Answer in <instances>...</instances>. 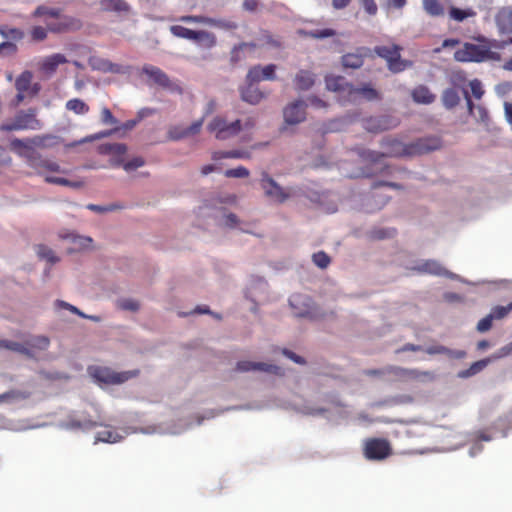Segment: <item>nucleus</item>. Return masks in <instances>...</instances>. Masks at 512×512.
<instances>
[{
  "mask_svg": "<svg viewBox=\"0 0 512 512\" xmlns=\"http://www.w3.org/2000/svg\"><path fill=\"white\" fill-rule=\"evenodd\" d=\"M30 393L21 390H9L5 393L0 394V404L2 403H13L20 400L29 398Z\"/></svg>",
  "mask_w": 512,
  "mask_h": 512,
  "instance_id": "35",
  "label": "nucleus"
},
{
  "mask_svg": "<svg viewBox=\"0 0 512 512\" xmlns=\"http://www.w3.org/2000/svg\"><path fill=\"white\" fill-rule=\"evenodd\" d=\"M492 321H493V318L492 316L489 314L487 316H485L484 318H482L478 324H477V330L481 333L483 332H486L488 330L491 329L492 327Z\"/></svg>",
  "mask_w": 512,
  "mask_h": 512,
  "instance_id": "59",
  "label": "nucleus"
},
{
  "mask_svg": "<svg viewBox=\"0 0 512 512\" xmlns=\"http://www.w3.org/2000/svg\"><path fill=\"white\" fill-rule=\"evenodd\" d=\"M284 120L289 125L303 122L306 118V103L303 100H296L288 104L283 111Z\"/></svg>",
  "mask_w": 512,
  "mask_h": 512,
  "instance_id": "15",
  "label": "nucleus"
},
{
  "mask_svg": "<svg viewBox=\"0 0 512 512\" xmlns=\"http://www.w3.org/2000/svg\"><path fill=\"white\" fill-rule=\"evenodd\" d=\"M144 164H145V162L142 157H135L127 162H124V159L120 158V159L114 160L112 162L113 167L122 166L124 168V170L127 172L136 170L137 168L142 167Z\"/></svg>",
  "mask_w": 512,
  "mask_h": 512,
  "instance_id": "37",
  "label": "nucleus"
},
{
  "mask_svg": "<svg viewBox=\"0 0 512 512\" xmlns=\"http://www.w3.org/2000/svg\"><path fill=\"white\" fill-rule=\"evenodd\" d=\"M369 49L359 48L355 53H347L342 56V65L345 68L357 69L363 65L364 57L367 55Z\"/></svg>",
  "mask_w": 512,
  "mask_h": 512,
  "instance_id": "27",
  "label": "nucleus"
},
{
  "mask_svg": "<svg viewBox=\"0 0 512 512\" xmlns=\"http://www.w3.org/2000/svg\"><path fill=\"white\" fill-rule=\"evenodd\" d=\"M101 425L102 421L100 417L93 420L84 414L79 417L70 416L65 424L68 429H92Z\"/></svg>",
  "mask_w": 512,
  "mask_h": 512,
  "instance_id": "22",
  "label": "nucleus"
},
{
  "mask_svg": "<svg viewBox=\"0 0 512 512\" xmlns=\"http://www.w3.org/2000/svg\"><path fill=\"white\" fill-rule=\"evenodd\" d=\"M100 119L104 125H116L118 120L114 117L109 108L103 107L100 112Z\"/></svg>",
  "mask_w": 512,
  "mask_h": 512,
  "instance_id": "56",
  "label": "nucleus"
},
{
  "mask_svg": "<svg viewBox=\"0 0 512 512\" xmlns=\"http://www.w3.org/2000/svg\"><path fill=\"white\" fill-rule=\"evenodd\" d=\"M293 315L298 318H312V300L303 294H293L289 299Z\"/></svg>",
  "mask_w": 512,
  "mask_h": 512,
  "instance_id": "13",
  "label": "nucleus"
},
{
  "mask_svg": "<svg viewBox=\"0 0 512 512\" xmlns=\"http://www.w3.org/2000/svg\"><path fill=\"white\" fill-rule=\"evenodd\" d=\"M114 132V130H106V131H100L98 133H95V134H92V135H88L78 141H74L72 143H69L67 144V147H76L77 145H80V144H84V143H87V142H93L95 140H99V139H102V138H105V137H109L112 135V133Z\"/></svg>",
  "mask_w": 512,
  "mask_h": 512,
  "instance_id": "43",
  "label": "nucleus"
},
{
  "mask_svg": "<svg viewBox=\"0 0 512 512\" xmlns=\"http://www.w3.org/2000/svg\"><path fill=\"white\" fill-rule=\"evenodd\" d=\"M32 18L42 19L45 27L51 33H68L78 31L82 22L78 18L61 13V9L39 5L31 14Z\"/></svg>",
  "mask_w": 512,
  "mask_h": 512,
  "instance_id": "2",
  "label": "nucleus"
},
{
  "mask_svg": "<svg viewBox=\"0 0 512 512\" xmlns=\"http://www.w3.org/2000/svg\"><path fill=\"white\" fill-rule=\"evenodd\" d=\"M422 4L425 12L432 17L444 14V7L439 0H423Z\"/></svg>",
  "mask_w": 512,
  "mask_h": 512,
  "instance_id": "36",
  "label": "nucleus"
},
{
  "mask_svg": "<svg viewBox=\"0 0 512 512\" xmlns=\"http://www.w3.org/2000/svg\"><path fill=\"white\" fill-rule=\"evenodd\" d=\"M142 73L148 76L154 84L171 91L181 92V88L173 83L168 75L160 68L146 64L142 67Z\"/></svg>",
  "mask_w": 512,
  "mask_h": 512,
  "instance_id": "12",
  "label": "nucleus"
},
{
  "mask_svg": "<svg viewBox=\"0 0 512 512\" xmlns=\"http://www.w3.org/2000/svg\"><path fill=\"white\" fill-rule=\"evenodd\" d=\"M41 128L42 123L37 119L36 110L33 108L19 111L11 122L0 125V131L2 132L39 130Z\"/></svg>",
  "mask_w": 512,
  "mask_h": 512,
  "instance_id": "5",
  "label": "nucleus"
},
{
  "mask_svg": "<svg viewBox=\"0 0 512 512\" xmlns=\"http://www.w3.org/2000/svg\"><path fill=\"white\" fill-rule=\"evenodd\" d=\"M411 97L415 103L425 105L433 103L436 99V95L425 85L416 86L411 92Z\"/></svg>",
  "mask_w": 512,
  "mask_h": 512,
  "instance_id": "28",
  "label": "nucleus"
},
{
  "mask_svg": "<svg viewBox=\"0 0 512 512\" xmlns=\"http://www.w3.org/2000/svg\"><path fill=\"white\" fill-rule=\"evenodd\" d=\"M496 58V53L491 52L489 47L468 42L454 53V59L458 62H482Z\"/></svg>",
  "mask_w": 512,
  "mask_h": 512,
  "instance_id": "6",
  "label": "nucleus"
},
{
  "mask_svg": "<svg viewBox=\"0 0 512 512\" xmlns=\"http://www.w3.org/2000/svg\"><path fill=\"white\" fill-rule=\"evenodd\" d=\"M361 5L363 6L365 12L371 16L377 14L378 7L375 0H360Z\"/></svg>",
  "mask_w": 512,
  "mask_h": 512,
  "instance_id": "58",
  "label": "nucleus"
},
{
  "mask_svg": "<svg viewBox=\"0 0 512 512\" xmlns=\"http://www.w3.org/2000/svg\"><path fill=\"white\" fill-rule=\"evenodd\" d=\"M66 109L73 111L75 114L84 115L89 112V106L81 99H70L66 103Z\"/></svg>",
  "mask_w": 512,
  "mask_h": 512,
  "instance_id": "42",
  "label": "nucleus"
},
{
  "mask_svg": "<svg viewBox=\"0 0 512 512\" xmlns=\"http://www.w3.org/2000/svg\"><path fill=\"white\" fill-rule=\"evenodd\" d=\"M325 83L328 90L343 93L349 99V88L352 85L344 77L330 75L325 78Z\"/></svg>",
  "mask_w": 512,
  "mask_h": 512,
  "instance_id": "25",
  "label": "nucleus"
},
{
  "mask_svg": "<svg viewBox=\"0 0 512 512\" xmlns=\"http://www.w3.org/2000/svg\"><path fill=\"white\" fill-rule=\"evenodd\" d=\"M55 140H56V137L51 134L36 135V136L30 137V142L34 146V149L36 147H38V148L51 147L55 144Z\"/></svg>",
  "mask_w": 512,
  "mask_h": 512,
  "instance_id": "40",
  "label": "nucleus"
},
{
  "mask_svg": "<svg viewBox=\"0 0 512 512\" xmlns=\"http://www.w3.org/2000/svg\"><path fill=\"white\" fill-rule=\"evenodd\" d=\"M460 97L458 91L454 88H448L444 90L442 94L443 105L447 109H452L459 104Z\"/></svg>",
  "mask_w": 512,
  "mask_h": 512,
  "instance_id": "38",
  "label": "nucleus"
},
{
  "mask_svg": "<svg viewBox=\"0 0 512 512\" xmlns=\"http://www.w3.org/2000/svg\"><path fill=\"white\" fill-rule=\"evenodd\" d=\"M26 344L32 348H36L39 350H45L48 348L50 344V340L48 337L39 335V336H33L30 339L26 341Z\"/></svg>",
  "mask_w": 512,
  "mask_h": 512,
  "instance_id": "47",
  "label": "nucleus"
},
{
  "mask_svg": "<svg viewBox=\"0 0 512 512\" xmlns=\"http://www.w3.org/2000/svg\"><path fill=\"white\" fill-rule=\"evenodd\" d=\"M400 50L401 47L398 45L376 46L374 49L378 56L387 61L388 68L392 72H401L408 66L407 61L401 60Z\"/></svg>",
  "mask_w": 512,
  "mask_h": 512,
  "instance_id": "9",
  "label": "nucleus"
},
{
  "mask_svg": "<svg viewBox=\"0 0 512 512\" xmlns=\"http://www.w3.org/2000/svg\"><path fill=\"white\" fill-rule=\"evenodd\" d=\"M315 83V74L308 70H300L294 78V85L297 90H309Z\"/></svg>",
  "mask_w": 512,
  "mask_h": 512,
  "instance_id": "30",
  "label": "nucleus"
},
{
  "mask_svg": "<svg viewBox=\"0 0 512 512\" xmlns=\"http://www.w3.org/2000/svg\"><path fill=\"white\" fill-rule=\"evenodd\" d=\"M512 311V301L507 306H495L490 315L493 319H502Z\"/></svg>",
  "mask_w": 512,
  "mask_h": 512,
  "instance_id": "54",
  "label": "nucleus"
},
{
  "mask_svg": "<svg viewBox=\"0 0 512 512\" xmlns=\"http://www.w3.org/2000/svg\"><path fill=\"white\" fill-rule=\"evenodd\" d=\"M264 97V94L254 86V83L248 84L246 87L241 89L242 100L249 104H258Z\"/></svg>",
  "mask_w": 512,
  "mask_h": 512,
  "instance_id": "32",
  "label": "nucleus"
},
{
  "mask_svg": "<svg viewBox=\"0 0 512 512\" xmlns=\"http://www.w3.org/2000/svg\"><path fill=\"white\" fill-rule=\"evenodd\" d=\"M89 374L96 381L105 384H122L132 378H136L140 371L138 369L116 372L112 368L104 366H92L88 369Z\"/></svg>",
  "mask_w": 512,
  "mask_h": 512,
  "instance_id": "4",
  "label": "nucleus"
},
{
  "mask_svg": "<svg viewBox=\"0 0 512 512\" xmlns=\"http://www.w3.org/2000/svg\"><path fill=\"white\" fill-rule=\"evenodd\" d=\"M256 49V44L253 42H242L235 45L230 51V62L232 64H236L243 59L244 51H254Z\"/></svg>",
  "mask_w": 512,
  "mask_h": 512,
  "instance_id": "33",
  "label": "nucleus"
},
{
  "mask_svg": "<svg viewBox=\"0 0 512 512\" xmlns=\"http://www.w3.org/2000/svg\"><path fill=\"white\" fill-rule=\"evenodd\" d=\"M33 74L26 70L22 72L15 81V88L17 92H27L31 86Z\"/></svg>",
  "mask_w": 512,
  "mask_h": 512,
  "instance_id": "39",
  "label": "nucleus"
},
{
  "mask_svg": "<svg viewBox=\"0 0 512 512\" xmlns=\"http://www.w3.org/2000/svg\"><path fill=\"white\" fill-rule=\"evenodd\" d=\"M360 99H366L368 101L380 99L379 92L374 89L370 84H364L361 87H354L352 85L349 88V102H356Z\"/></svg>",
  "mask_w": 512,
  "mask_h": 512,
  "instance_id": "17",
  "label": "nucleus"
},
{
  "mask_svg": "<svg viewBox=\"0 0 512 512\" xmlns=\"http://www.w3.org/2000/svg\"><path fill=\"white\" fill-rule=\"evenodd\" d=\"M203 122L204 119L201 118L193 122L189 127H183L180 125L171 126L167 132L168 139L178 141L189 136L196 135L200 132L203 126Z\"/></svg>",
  "mask_w": 512,
  "mask_h": 512,
  "instance_id": "16",
  "label": "nucleus"
},
{
  "mask_svg": "<svg viewBox=\"0 0 512 512\" xmlns=\"http://www.w3.org/2000/svg\"><path fill=\"white\" fill-rule=\"evenodd\" d=\"M449 15L453 20L462 22L467 18L475 17L476 12L472 8L460 9L457 7H451L449 10Z\"/></svg>",
  "mask_w": 512,
  "mask_h": 512,
  "instance_id": "41",
  "label": "nucleus"
},
{
  "mask_svg": "<svg viewBox=\"0 0 512 512\" xmlns=\"http://www.w3.org/2000/svg\"><path fill=\"white\" fill-rule=\"evenodd\" d=\"M300 33L306 37H310V38H314V39H324V38L332 37L336 34L335 30H333L331 28L300 31Z\"/></svg>",
  "mask_w": 512,
  "mask_h": 512,
  "instance_id": "44",
  "label": "nucleus"
},
{
  "mask_svg": "<svg viewBox=\"0 0 512 512\" xmlns=\"http://www.w3.org/2000/svg\"><path fill=\"white\" fill-rule=\"evenodd\" d=\"M27 165L38 174H43L45 171L60 172V166L56 162L42 157L38 152L27 162Z\"/></svg>",
  "mask_w": 512,
  "mask_h": 512,
  "instance_id": "21",
  "label": "nucleus"
},
{
  "mask_svg": "<svg viewBox=\"0 0 512 512\" xmlns=\"http://www.w3.org/2000/svg\"><path fill=\"white\" fill-rule=\"evenodd\" d=\"M100 8L104 12H114L123 16L131 12V6L125 0H101Z\"/></svg>",
  "mask_w": 512,
  "mask_h": 512,
  "instance_id": "24",
  "label": "nucleus"
},
{
  "mask_svg": "<svg viewBox=\"0 0 512 512\" xmlns=\"http://www.w3.org/2000/svg\"><path fill=\"white\" fill-rule=\"evenodd\" d=\"M0 345L2 347H4V348L8 349V350H11V351L19 352L21 354H26V355L29 354V349L28 348H26L21 343H18V342H15V341L2 340L0 342Z\"/></svg>",
  "mask_w": 512,
  "mask_h": 512,
  "instance_id": "51",
  "label": "nucleus"
},
{
  "mask_svg": "<svg viewBox=\"0 0 512 512\" xmlns=\"http://www.w3.org/2000/svg\"><path fill=\"white\" fill-rule=\"evenodd\" d=\"M36 252L39 258L45 259L51 264L59 261L58 257L55 256L53 250L46 245L40 244L36 248Z\"/></svg>",
  "mask_w": 512,
  "mask_h": 512,
  "instance_id": "46",
  "label": "nucleus"
},
{
  "mask_svg": "<svg viewBox=\"0 0 512 512\" xmlns=\"http://www.w3.org/2000/svg\"><path fill=\"white\" fill-rule=\"evenodd\" d=\"M470 88H471V92H472L473 96L477 99H480L482 97V95L484 94L482 85H481L480 81H478V80L471 81Z\"/></svg>",
  "mask_w": 512,
  "mask_h": 512,
  "instance_id": "64",
  "label": "nucleus"
},
{
  "mask_svg": "<svg viewBox=\"0 0 512 512\" xmlns=\"http://www.w3.org/2000/svg\"><path fill=\"white\" fill-rule=\"evenodd\" d=\"M183 23L204 24L225 31H231L238 28V24L234 21L222 18H212L204 15H183L178 18Z\"/></svg>",
  "mask_w": 512,
  "mask_h": 512,
  "instance_id": "10",
  "label": "nucleus"
},
{
  "mask_svg": "<svg viewBox=\"0 0 512 512\" xmlns=\"http://www.w3.org/2000/svg\"><path fill=\"white\" fill-rule=\"evenodd\" d=\"M262 72L259 65L252 67L247 74L248 84L256 83L261 80Z\"/></svg>",
  "mask_w": 512,
  "mask_h": 512,
  "instance_id": "57",
  "label": "nucleus"
},
{
  "mask_svg": "<svg viewBox=\"0 0 512 512\" xmlns=\"http://www.w3.org/2000/svg\"><path fill=\"white\" fill-rule=\"evenodd\" d=\"M97 151L101 155H111L110 164L112 165L114 160L123 158L127 152V146L124 143H103L97 147Z\"/></svg>",
  "mask_w": 512,
  "mask_h": 512,
  "instance_id": "23",
  "label": "nucleus"
},
{
  "mask_svg": "<svg viewBox=\"0 0 512 512\" xmlns=\"http://www.w3.org/2000/svg\"><path fill=\"white\" fill-rule=\"evenodd\" d=\"M89 65L94 69L102 72L119 73L121 67L118 64L112 63L111 61L98 57H91L89 59Z\"/></svg>",
  "mask_w": 512,
  "mask_h": 512,
  "instance_id": "31",
  "label": "nucleus"
},
{
  "mask_svg": "<svg viewBox=\"0 0 512 512\" xmlns=\"http://www.w3.org/2000/svg\"><path fill=\"white\" fill-rule=\"evenodd\" d=\"M119 439V435L112 430L100 431L97 434L96 440L107 443H115Z\"/></svg>",
  "mask_w": 512,
  "mask_h": 512,
  "instance_id": "53",
  "label": "nucleus"
},
{
  "mask_svg": "<svg viewBox=\"0 0 512 512\" xmlns=\"http://www.w3.org/2000/svg\"><path fill=\"white\" fill-rule=\"evenodd\" d=\"M56 305L60 308H64L66 310H69L70 312L82 317V318H89V319H92V320H97V317L95 316H87L86 314H84L82 311H80L77 307L65 302V301H62V300H57L56 301Z\"/></svg>",
  "mask_w": 512,
  "mask_h": 512,
  "instance_id": "55",
  "label": "nucleus"
},
{
  "mask_svg": "<svg viewBox=\"0 0 512 512\" xmlns=\"http://www.w3.org/2000/svg\"><path fill=\"white\" fill-rule=\"evenodd\" d=\"M67 63V58L60 53L45 57L39 64V68L45 74H53L59 65Z\"/></svg>",
  "mask_w": 512,
  "mask_h": 512,
  "instance_id": "26",
  "label": "nucleus"
},
{
  "mask_svg": "<svg viewBox=\"0 0 512 512\" xmlns=\"http://www.w3.org/2000/svg\"><path fill=\"white\" fill-rule=\"evenodd\" d=\"M10 149L19 157L24 158L26 163L37 153L36 149H34V146L30 142V138H14L10 141Z\"/></svg>",
  "mask_w": 512,
  "mask_h": 512,
  "instance_id": "18",
  "label": "nucleus"
},
{
  "mask_svg": "<svg viewBox=\"0 0 512 512\" xmlns=\"http://www.w3.org/2000/svg\"><path fill=\"white\" fill-rule=\"evenodd\" d=\"M312 260L313 263L321 269L327 268L331 262L330 257L324 251L314 253L312 256Z\"/></svg>",
  "mask_w": 512,
  "mask_h": 512,
  "instance_id": "50",
  "label": "nucleus"
},
{
  "mask_svg": "<svg viewBox=\"0 0 512 512\" xmlns=\"http://www.w3.org/2000/svg\"><path fill=\"white\" fill-rule=\"evenodd\" d=\"M236 370L239 372H249V371H262L267 372L271 374H280L281 368L272 365L267 364L263 362H253V361H239L236 365Z\"/></svg>",
  "mask_w": 512,
  "mask_h": 512,
  "instance_id": "19",
  "label": "nucleus"
},
{
  "mask_svg": "<svg viewBox=\"0 0 512 512\" xmlns=\"http://www.w3.org/2000/svg\"><path fill=\"white\" fill-rule=\"evenodd\" d=\"M169 30L173 36L193 41L204 50H212L218 43L217 36L207 30H192L182 25H172Z\"/></svg>",
  "mask_w": 512,
  "mask_h": 512,
  "instance_id": "3",
  "label": "nucleus"
},
{
  "mask_svg": "<svg viewBox=\"0 0 512 512\" xmlns=\"http://www.w3.org/2000/svg\"><path fill=\"white\" fill-rule=\"evenodd\" d=\"M0 33L5 38L20 41L24 38V32L19 28H9L7 26L0 28Z\"/></svg>",
  "mask_w": 512,
  "mask_h": 512,
  "instance_id": "48",
  "label": "nucleus"
},
{
  "mask_svg": "<svg viewBox=\"0 0 512 512\" xmlns=\"http://www.w3.org/2000/svg\"><path fill=\"white\" fill-rule=\"evenodd\" d=\"M399 120L391 115L371 116L363 120V127L370 133H381L397 127Z\"/></svg>",
  "mask_w": 512,
  "mask_h": 512,
  "instance_id": "11",
  "label": "nucleus"
},
{
  "mask_svg": "<svg viewBox=\"0 0 512 512\" xmlns=\"http://www.w3.org/2000/svg\"><path fill=\"white\" fill-rule=\"evenodd\" d=\"M242 130V122L237 119L233 122H228L222 116L214 117L207 125V131L212 133L218 140H227L235 137Z\"/></svg>",
  "mask_w": 512,
  "mask_h": 512,
  "instance_id": "7",
  "label": "nucleus"
},
{
  "mask_svg": "<svg viewBox=\"0 0 512 512\" xmlns=\"http://www.w3.org/2000/svg\"><path fill=\"white\" fill-rule=\"evenodd\" d=\"M227 156L233 159H249L251 157L248 151L241 149L229 150L227 151Z\"/></svg>",
  "mask_w": 512,
  "mask_h": 512,
  "instance_id": "61",
  "label": "nucleus"
},
{
  "mask_svg": "<svg viewBox=\"0 0 512 512\" xmlns=\"http://www.w3.org/2000/svg\"><path fill=\"white\" fill-rule=\"evenodd\" d=\"M372 233H373L374 238L384 239V238H388V237H393L396 233V230L395 229H378V230H374Z\"/></svg>",
  "mask_w": 512,
  "mask_h": 512,
  "instance_id": "63",
  "label": "nucleus"
},
{
  "mask_svg": "<svg viewBox=\"0 0 512 512\" xmlns=\"http://www.w3.org/2000/svg\"><path fill=\"white\" fill-rule=\"evenodd\" d=\"M250 174L249 170L244 166H238L233 169H227L224 175L227 178H246Z\"/></svg>",
  "mask_w": 512,
  "mask_h": 512,
  "instance_id": "52",
  "label": "nucleus"
},
{
  "mask_svg": "<svg viewBox=\"0 0 512 512\" xmlns=\"http://www.w3.org/2000/svg\"><path fill=\"white\" fill-rule=\"evenodd\" d=\"M423 350L429 355L445 354L454 358H463L465 356L464 351H453L443 345H431Z\"/></svg>",
  "mask_w": 512,
  "mask_h": 512,
  "instance_id": "34",
  "label": "nucleus"
},
{
  "mask_svg": "<svg viewBox=\"0 0 512 512\" xmlns=\"http://www.w3.org/2000/svg\"><path fill=\"white\" fill-rule=\"evenodd\" d=\"M495 24L502 34H512V6H505L495 15Z\"/></svg>",
  "mask_w": 512,
  "mask_h": 512,
  "instance_id": "20",
  "label": "nucleus"
},
{
  "mask_svg": "<svg viewBox=\"0 0 512 512\" xmlns=\"http://www.w3.org/2000/svg\"><path fill=\"white\" fill-rule=\"evenodd\" d=\"M261 187L264 190L266 196L272 198L273 200L283 203L289 197V195L283 190V188L278 185V183L269 176L267 172L262 173L261 177Z\"/></svg>",
  "mask_w": 512,
  "mask_h": 512,
  "instance_id": "14",
  "label": "nucleus"
},
{
  "mask_svg": "<svg viewBox=\"0 0 512 512\" xmlns=\"http://www.w3.org/2000/svg\"><path fill=\"white\" fill-rule=\"evenodd\" d=\"M72 241L81 248H87L92 243V238L71 234Z\"/></svg>",
  "mask_w": 512,
  "mask_h": 512,
  "instance_id": "62",
  "label": "nucleus"
},
{
  "mask_svg": "<svg viewBox=\"0 0 512 512\" xmlns=\"http://www.w3.org/2000/svg\"><path fill=\"white\" fill-rule=\"evenodd\" d=\"M381 144L387 149L385 153L361 149L358 154L364 160L376 163L383 157L418 156L440 149L442 146L440 138L435 136L419 138L408 144L396 138L386 137Z\"/></svg>",
  "mask_w": 512,
  "mask_h": 512,
  "instance_id": "1",
  "label": "nucleus"
},
{
  "mask_svg": "<svg viewBox=\"0 0 512 512\" xmlns=\"http://www.w3.org/2000/svg\"><path fill=\"white\" fill-rule=\"evenodd\" d=\"M414 270L420 273H427L431 275L437 276H446L448 275V271L441 266V264L435 260H425L418 266L414 268Z\"/></svg>",
  "mask_w": 512,
  "mask_h": 512,
  "instance_id": "29",
  "label": "nucleus"
},
{
  "mask_svg": "<svg viewBox=\"0 0 512 512\" xmlns=\"http://www.w3.org/2000/svg\"><path fill=\"white\" fill-rule=\"evenodd\" d=\"M49 30L46 27L36 25L30 30L31 40L34 42L44 41L48 36Z\"/></svg>",
  "mask_w": 512,
  "mask_h": 512,
  "instance_id": "49",
  "label": "nucleus"
},
{
  "mask_svg": "<svg viewBox=\"0 0 512 512\" xmlns=\"http://www.w3.org/2000/svg\"><path fill=\"white\" fill-rule=\"evenodd\" d=\"M45 181L51 184H57L62 186H70L73 188H80L84 185L82 181H70L63 177L46 176Z\"/></svg>",
  "mask_w": 512,
  "mask_h": 512,
  "instance_id": "45",
  "label": "nucleus"
},
{
  "mask_svg": "<svg viewBox=\"0 0 512 512\" xmlns=\"http://www.w3.org/2000/svg\"><path fill=\"white\" fill-rule=\"evenodd\" d=\"M363 454L367 460L382 461L392 454V447L387 439L368 438L364 441Z\"/></svg>",
  "mask_w": 512,
  "mask_h": 512,
  "instance_id": "8",
  "label": "nucleus"
},
{
  "mask_svg": "<svg viewBox=\"0 0 512 512\" xmlns=\"http://www.w3.org/2000/svg\"><path fill=\"white\" fill-rule=\"evenodd\" d=\"M275 70H276V66L274 64H269V65L261 68V72H262L261 79L274 80L276 78Z\"/></svg>",
  "mask_w": 512,
  "mask_h": 512,
  "instance_id": "60",
  "label": "nucleus"
}]
</instances>
